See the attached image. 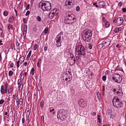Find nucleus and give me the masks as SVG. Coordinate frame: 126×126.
<instances>
[{
    "label": "nucleus",
    "mask_w": 126,
    "mask_h": 126,
    "mask_svg": "<svg viewBox=\"0 0 126 126\" xmlns=\"http://www.w3.org/2000/svg\"><path fill=\"white\" fill-rule=\"evenodd\" d=\"M40 8L42 9L43 11H50L51 9V5L49 2L47 1H43L40 2L39 4Z\"/></svg>",
    "instance_id": "nucleus-1"
},
{
    "label": "nucleus",
    "mask_w": 126,
    "mask_h": 126,
    "mask_svg": "<svg viewBox=\"0 0 126 126\" xmlns=\"http://www.w3.org/2000/svg\"><path fill=\"white\" fill-rule=\"evenodd\" d=\"M92 31L86 29L83 31L82 33L83 39L86 42L90 41L92 39Z\"/></svg>",
    "instance_id": "nucleus-2"
},
{
    "label": "nucleus",
    "mask_w": 126,
    "mask_h": 126,
    "mask_svg": "<svg viewBox=\"0 0 126 126\" xmlns=\"http://www.w3.org/2000/svg\"><path fill=\"white\" fill-rule=\"evenodd\" d=\"M75 51V53L78 55L85 56L86 54L85 49L82 46L80 45L77 46Z\"/></svg>",
    "instance_id": "nucleus-3"
},
{
    "label": "nucleus",
    "mask_w": 126,
    "mask_h": 126,
    "mask_svg": "<svg viewBox=\"0 0 126 126\" xmlns=\"http://www.w3.org/2000/svg\"><path fill=\"white\" fill-rule=\"evenodd\" d=\"M113 106L117 108H121L123 106L122 101L117 96H115L112 100Z\"/></svg>",
    "instance_id": "nucleus-4"
},
{
    "label": "nucleus",
    "mask_w": 126,
    "mask_h": 126,
    "mask_svg": "<svg viewBox=\"0 0 126 126\" xmlns=\"http://www.w3.org/2000/svg\"><path fill=\"white\" fill-rule=\"evenodd\" d=\"M74 15L71 14V15H69L67 16L65 18V19L64 22L65 23L69 24H71L75 22L76 19L74 17Z\"/></svg>",
    "instance_id": "nucleus-5"
},
{
    "label": "nucleus",
    "mask_w": 126,
    "mask_h": 126,
    "mask_svg": "<svg viewBox=\"0 0 126 126\" xmlns=\"http://www.w3.org/2000/svg\"><path fill=\"white\" fill-rule=\"evenodd\" d=\"M64 40L63 32H61L57 35L56 39L57 46L58 47L61 46V43Z\"/></svg>",
    "instance_id": "nucleus-6"
},
{
    "label": "nucleus",
    "mask_w": 126,
    "mask_h": 126,
    "mask_svg": "<svg viewBox=\"0 0 126 126\" xmlns=\"http://www.w3.org/2000/svg\"><path fill=\"white\" fill-rule=\"evenodd\" d=\"M112 78L114 81L118 83H120L122 80V77L117 73H116L113 75Z\"/></svg>",
    "instance_id": "nucleus-7"
},
{
    "label": "nucleus",
    "mask_w": 126,
    "mask_h": 126,
    "mask_svg": "<svg viewBox=\"0 0 126 126\" xmlns=\"http://www.w3.org/2000/svg\"><path fill=\"white\" fill-rule=\"evenodd\" d=\"M65 115L64 113V110L63 109L59 110L58 112L57 118L58 119L59 118L62 121L64 120V117Z\"/></svg>",
    "instance_id": "nucleus-8"
},
{
    "label": "nucleus",
    "mask_w": 126,
    "mask_h": 126,
    "mask_svg": "<svg viewBox=\"0 0 126 126\" xmlns=\"http://www.w3.org/2000/svg\"><path fill=\"white\" fill-rule=\"evenodd\" d=\"M78 104L81 107L85 108L87 106V103L85 102V100L83 99H81L79 101Z\"/></svg>",
    "instance_id": "nucleus-9"
},
{
    "label": "nucleus",
    "mask_w": 126,
    "mask_h": 126,
    "mask_svg": "<svg viewBox=\"0 0 126 126\" xmlns=\"http://www.w3.org/2000/svg\"><path fill=\"white\" fill-rule=\"evenodd\" d=\"M110 39H106L104 41V45L105 47H107L109 46L110 44Z\"/></svg>",
    "instance_id": "nucleus-10"
},
{
    "label": "nucleus",
    "mask_w": 126,
    "mask_h": 126,
    "mask_svg": "<svg viewBox=\"0 0 126 126\" xmlns=\"http://www.w3.org/2000/svg\"><path fill=\"white\" fill-rule=\"evenodd\" d=\"M69 64L70 66L73 65L76 63V60L75 58H72L69 59Z\"/></svg>",
    "instance_id": "nucleus-11"
},
{
    "label": "nucleus",
    "mask_w": 126,
    "mask_h": 126,
    "mask_svg": "<svg viewBox=\"0 0 126 126\" xmlns=\"http://www.w3.org/2000/svg\"><path fill=\"white\" fill-rule=\"evenodd\" d=\"M29 109L28 108H27L25 110L26 117L27 118H28L30 115V112L29 110Z\"/></svg>",
    "instance_id": "nucleus-12"
},
{
    "label": "nucleus",
    "mask_w": 126,
    "mask_h": 126,
    "mask_svg": "<svg viewBox=\"0 0 126 126\" xmlns=\"http://www.w3.org/2000/svg\"><path fill=\"white\" fill-rule=\"evenodd\" d=\"M81 55H78L77 54V53H75V57L76 61L78 62H80L81 59L80 58L81 57L80 56Z\"/></svg>",
    "instance_id": "nucleus-13"
},
{
    "label": "nucleus",
    "mask_w": 126,
    "mask_h": 126,
    "mask_svg": "<svg viewBox=\"0 0 126 126\" xmlns=\"http://www.w3.org/2000/svg\"><path fill=\"white\" fill-rule=\"evenodd\" d=\"M0 92L1 94H6V93H5V90L4 89V86L2 85L1 86Z\"/></svg>",
    "instance_id": "nucleus-14"
},
{
    "label": "nucleus",
    "mask_w": 126,
    "mask_h": 126,
    "mask_svg": "<svg viewBox=\"0 0 126 126\" xmlns=\"http://www.w3.org/2000/svg\"><path fill=\"white\" fill-rule=\"evenodd\" d=\"M52 11L49 13V18L52 19L54 16L55 14L54 12L51 13Z\"/></svg>",
    "instance_id": "nucleus-15"
},
{
    "label": "nucleus",
    "mask_w": 126,
    "mask_h": 126,
    "mask_svg": "<svg viewBox=\"0 0 126 126\" xmlns=\"http://www.w3.org/2000/svg\"><path fill=\"white\" fill-rule=\"evenodd\" d=\"M23 99L22 97L20 98L19 100H18V104H17V105H21L23 103Z\"/></svg>",
    "instance_id": "nucleus-16"
},
{
    "label": "nucleus",
    "mask_w": 126,
    "mask_h": 126,
    "mask_svg": "<svg viewBox=\"0 0 126 126\" xmlns=\"http://www.w3.org/2000/svg\"><path fill=\"white\" fill-rule=\"evenodd\" d=\"M13 26L10 24H9L8 26V30L9 31H11L13 30Z\"/></svg>",
    "instance_id": "nucleus-17"
},
{
    "label": "nucleus",
    "mask_w": 126,
    "mask_h": 126,
    "mask_svg": "<svg viewBox=\"0 0 126 126\" xmlns=\"http://www.w3.org/2000/svg\"><path fill=\"white\" fill-rule=\"evenodd\" d=\"M68 73H67L66 75V78H68V79L69 78H72V77L71 76V73L70 72H68Z\"/></svg>",
    "instance_id": "nucleus-18"
},
{
    "label": "nucleus",
    "mask_w": 126,
    "mask_h": 126,
    "mask_svg": "<svg viewBox=\"0 0 126 126\" xmlns=\"http://www.w3.org/2000/svg\"><path fill=\"white\" fill-rule=\"evenodd\" d=\"M99 6L102 8L105 5L104 2L103 1H101L99 2Z\"/></svg>",
    "instance_id": "nucleus-19"
},
{
    "label": "nucleus",
    "mask_w": 126,
    "mask_h": 126,
    "mask_svg": "<svg viewBox=\"0 0 126 126\" xmlns=\"http://www.w3.org/2000/svg\"><path fill=\"white\" fill-rule=\"evenodd\" d=\"M68 55L70 57V59H72V58H75V57L74 55H73V54H72V53H69L68 54Z\"/></svg>",
    "instance_id": "nucleus-20"
},
{
    "label": "nucleus",
    "mask_w": 126,
    "mask_h": 126,
    "mask_svg": "<svg viewBox=\"0 0 126 126\" xmlns=\"http://www.w3.org/2000/svg\"><path fill=\"white\" fill-rule=\"evenodd\" d=\"M119 19V20L120 21V23H119V25H121L122 23L123 22V19L121 17H119L117 18V19Z\"/></svg>",
    "instance_id": "nucleus-21"
},
{
    "label": "nucleus",
    "mask_w": 126,
    "mask_h": 126,
    "mask_svg": "<svg viewBox=\"0 0 126 126\" xmlns=\"http://www.w3.org/2000/svg\"><path fill=\"white\" fill-rule=\"evenodd\" d=\"M14 17L12 16V17H10L9 19V20H8V22L11 23L12 22H13V20H14Z\"/></svg>",
    "instance_id": "nucleus-22"
},
{
    "label": "nucleus",
    "mask_w": 126,
    "mask_h": 126,
    "mask_svg": "<svg viewBox=\"0 0 126 126\" xmlns=\"http://www.w3.org/2000/svg\"><path fill=\"white\" fill-rule=\"evenodd\" d=\"M13 90V88L12 87H10L8 89V92L9 93H11Z\"/></svg>",
    "instance_id": "nucleus-23"
},
{
    "label": "nucleus",
    "mask_w": 126,
    "mask_h": 126,
    "mask_svg": "<svg viewBox=\"0 0 126 126\" xmlns=\"http://www.w3.org/2000/svg\"><path fill=\"white\" fill-rule=\"evenodd\" d=\"M4 86H5L4 90H5V93H7V83H5L4 84Z\"/></svg>",
    "instance_id": "nucleus-24"
},
{
    "label": "nucleus",
    "mask_w": 126,
    "mask_h": 126,
    "mask_svg": "<svg viewBox=\"0 0 126 126\" xmlns=\"http://www.w3.org/2000/svg\"><path fill=\"white\" fill-rule=\"evenodd\" d=\"M24 26H25L26 27V28L25 29V27H24V32H25L26 33L25 34L24 33V32L23 34V36H24V37H25L26 36V33L27 32V25L25 24Z\"/></svg>",
    "instance_id": "nucleus-25"
},
{
    "label": "nucleus",
    "mask_w": 126,
    "mask_h": 126,
    "mask_svg": "<svg viewBox=\"0 0 126 126\" xmlns=\"http://www.w3.org/2000/svg\"><path fill=\"white\" fill-rule=\"evenodd\" d=\"M105 27L107 28H108L109 27L110 25V23L108 21L106 22H105Z\"/></svg>",
    "instance_id": "nucleus-26"
},
{
    "label": "nucleus",
    "mask_w": 126,
    "mask_h": 126,
    "mask_svg": "<svg viewBox=\"0 0 126 126\" xmlns=\"http://www.w3.org/2000/svg\"><path fill=\"white\" fill-rule=\"evenodd\" d=\"M121 29V28H116L115 29V30H114L115 32V33H117V32H118L119 31H120L119 29Z\"/></svg>",
    "instance_id": "nucleus-27"
},
{
    "label": "nucleus",
    "mask_w": 126,
    "mask_h": 126,
    "mask_svg": "<svg viewBox=\"0 0 126 126\" xmlns=\"http://www.w3.org/2000/svg\"><path fill=\"white\" fill-rule=\"evenodd\" d=\"M3 33V31L0 28V35L2 37H3L4 36Z\"/></svg>",
    "instance_id": "nucleus-28"
},
{
    "label": "nucleus",
    "mask_w": 126,
    "mask_h": 126,
    "mask_svg": "<svg viewBox=\"0 0 126 126\" xmlns=\"http://www.w3.org/2000/svg\"><path fill=\"white\" fill-rule=\"evenodd\" d=\"M31 53H32L31 51L30 50L29 51V53L27 56V58H26L27 59H28L30 57L31 55Z\"/></svg>",
    "instance_id": "nucleus-29"
},
{
    "label": "nucleus",
    "mask_w": 126,
    "mask_h": 126,
    "mask_svg": "<svg viewBox=\"0 0 126 126\" xmlns=\"http://www.w3.org/2000/svg\"><path fill=\"white\" fill-rule=\"evenodd\" d=\"M97 119L98 120L99 123H100L101 122V116L100 115H99L98 116Z\"/></svg>",
    "instance_id": "nucleus-30"
},
{
    "label": "nucleus",
    "mask_w": 126,
    "mask_h": 126,
    "mask_svg": "<svg viewBox=\"0 0 126 126\" xmlns=\"http://www.w3.org/2000/svg\"><path fill=\"white\" fill-rule=\"evenodd\" d=\"M13 72L12 71L10 70L9 72V75L10 76H11L13 75Z\"/></svg>",
    "instance_id": "nucleus-31"
},
{
    "label": "nucleus",
    "mask_w": 126,
    "mask_h": 126,
    "mask_svg": "<svg viewBox=\"0 0 126 126\" xmlns=\"http://www.w3.org/2000/svg\"><path fill=\"white\" fill-rule=\"evenodd\" d=\"M103 47V45L102 44H100L99 45L98 48L99 49H101Z\"/></svg>",
    "instance_id": "nucleus-32"
},
{
    "label": "nucleus",
    "mask_w": 126,
    "mask_h": 126,
    "mask_svg": "<svg viewBox=\"0 0 126 126\" xmlns=\"http://www.w3.org/2000/svg\"><path fill=\"white\" fill-rule=\"evenodd\" d=\"M9 49V48L8 47H7L6 48L5 50V52L6 54H7L8 53Z\"/></svg>",
    "instance_id": "nucleus-33"
},
{
    "label": "nucleus",
    "mask_w": 126,
    "mask_h": 126,
    "mask_svg": "<svg viewBox=\"0 0 126 126\" xmlns=\"http://www.w3.org/2000/svg\"><path fill=\"white\" fill-rule=\"evenodd\" d=\"M8 14V12L6 11H5L3 13V15L5 16H6Z\"/></svg>",
    "instance_id": "nucleus-34"
},
{
    "label": "nucleus",
    "mask_w": 126,
    "mask_h": 126,
    "mask_svg": "<svg viewBox=\"0 0 126 126\" xmlns=\"http://www.w3.org/2000/svg\"><path fill=\"white\" fill-rule=\"evenodd\" d=\"M44 102L43 101H42L40 103V106L41 108H43L44 106Z\"/></svg>",
    "instance_id": "nucleus-35"
},
{
    "label": "nucleus",
    "mask_w": 126,
    "mask_h": 126,
    "mask_svg": "<svg viewBox=\"0 0 126 126\" xmlns=\"http://www.w3.org/2000/svg\"><path fill=\"white\" fill-rule=\"evenodd\" d=\"M24 57L23 56H21L20 58V59H23V61H22V60H20V61H22V62L20 63V64H21V63H22L24 61Z\"/></svg>",
    "instance_id": "nucleus-36"
},
{
    "label": "nucleus",
    "mask_w": 126,
    "mask_h": 126,
    "mask_svg": "<svg viewBox=\"0 0 126 126\" xmlns=\"http://www.w3.org/2000/svg\"><path fill=\"white\" fill-rule=\"evenodd\" d=\"M37 20L39 22H40L42 20L41 17L39 16H38L37 17Z\"/></svg>",
    "instance_id": "nucleus-37"
},
{
    "label": "nucleus",
    "mask_w": 126,
    "mask_h": 126,
    "mask_svg": "<svg viewBox=\"0 0 126 126\" xmlns=\"http://www.w3.org/2000/svg\"><path fill=\"white\" fill-rule=\"evenodd\" d=\"M111 111L110 110H108L107 111V112L106 113V114L107 115H110V113H111Z\"/></svg>",
    "instance_id": "nucleus-38"
},
{
    "label": "nucleus",
    "mask_w": 126,
    "mask_h": 126,
    "mask_svg": "<svg viewBox=\"0 0 126 126\" xmlns=\"http://www.w3.org/2000/svg\"><path fill=\"white\" fill-rule=\"evenodd\" d=\"M19 61H17L16 63L17 64V67L18 68L19 66Z\"/></svg>",
    "instance_id": "nucleus-39"
},
{
    "label": "nucleus",
    "mask_w": 126,
    "mask_h": 126,
    "mask_svg": "<svg viewBox=\"0 0 126 126\" xmlns=\"http://www.w3.org/2000/svg\"><path fill=\"white\" fill-rule=\"evenodd\" d=\"M93 5L94 6H95L97 8L98 7V5H97V3L96 2H94L93 3Z\"/></svg>",
    "instance_id": "nucleus-40"
},
{
    "label": "nucleus",
    "mask_w": 126,
    "mask_h": 126,
    "mask_svg": "<svg viewBox=\"0 0 126 126\" xmlns=\"http://www.w3.org/2000/svg\"><path fill=\"white\" fill-rule=\"evenodd\" d=\"M4 100L3 99H1L0 100V105L2 104L4 102Z\"/></svg>",
    "instance_id": "nucleus-41"
},
{
    "label": "nucleus",
    "mask_w": 126,
    "mask_h": 126,
    "mask_svg": "<svg viewBox=\"0 0 126 126\" xmlns=\"http://www.w3.org/2000/svg\"><path fill=\"white\" fill-rule=\"evenodd\" d=\"M106 76H104L102 77V79L103 81H105L106 80Z\"/></svg>",
    "instance_id": "nucleus-42"
},
{
    "label": "nucleus",
    "mask_w": 126,
    "mask_h": 126,
    "mask_svg": "<svg viewBox=\"0 0 126 126\" xmlns=\"http://www.w3.org/2000/svg\"><path fill=\"white\" fill-rule=\"evenodd\" d=\"M93 46L91 44L88 45V47L89 49H91L92 48Z\"/></svg>",
    "instance_id": "nucleus-43"
},
{
    "label": "nucleus",
    "mask_w": 126,
    "mask_h": 126,
    "mask_svg": "<svg viewBox=\"0 0 126 126\" xmlns=\"http://www.w3.org/2000/svg\"><path fill=\"white\" fill-rule=\"evenodd\" d=\"M76 11L77 12H79L80 11V8L79 6H77L76 8Z\"/></svg>",
    "instance_id": "nucleus-44"
},
{
    "label": "nucleus",
    "mask_w": 126,
    "mask_h": 126,
    "mask_svg": "<svg viewBox=\"0 0 126 126\" xmlns=\"http://www.w3.org/2000/svg\"><path fill=\"white\" fill-rule=\"evenodd\" d=\"M37 47V45L36 44H35L34 46V50H36Z\"/></svg>",
    "instance_id": "nucleus-45"
},
{
    "label": "nucleus",
    "mask_w": 126,
    "mask_h": 126,
    "mask_svg": "<svg viewBox=\"0 0 126 126\" xmlns=\"http://www.w3.org/2000/svg\"><path fill=\"white\" fill-rule=\"evenodd\" d=\"M123 4V3H122L121 2H119L118 4V5L120 7L122 6Z\"/></svg>",
    "instance_id": "nucleus-46"
},
{
    "label": "nucleus",
    "mask_w": 126,
    "mask_h": 126,
    "mask_svg": "<svg viewBox=\"0 0 126 126\" xmlns=\"http://www.w3.org/2000/svg\"><path fill=\"white\" fill-rule=\"evenodd\" d=\"M116 17H114V19H113V22L114 23H116L117 22V21H116Z\"/></svg>",
    "instance_id": "nucleus-47"
},
{
    "label": "nucleus",
    "mask_w": 126,
    "mask_h": 126,
    "mask_svg": "<svg viewBox=\"0 0 126 126\" xmlns=\"http://www.w3.org/2000/svg\"><path fill=\"white\" fill-rule=\"evenodd\" d=\"M30 12L29 11H28L25 14V16H27L29 15Z\"/></svg>",
    "instance_id": "nucleus-48"
},
{
    "label": "nucleus",
    "mask_w": 126,
    "mask_h": 126,
    "mask_svg": "<svg viewBox=\"0 0 126 126\" xmlns=\"http://www.w3.org/2000/svg\"><path fill=\"white\" fill-rule=\"evenodd\" d=\"M48 30V28H46L44 30V32L45 33H47Z\"/></svg>",
    "instance_id": "nucleus-49"
},
{
    "label": "nucleus",
    "mask_w": 126,
    "mask_h": 126,
    "mask_svg": "<svg viewBox=\"0 0 126 126\" xmlns=\"http://www.w3.org/2000/svg\"><path fill=\"white\" fill-rule=\"evenodd\" d=\"M122 12H126V9L125 8H123L122 9Z\"/></svg>",
    "instance_id": "nucleus-50"
},
{
    "label": "nucleus",
    "mask_w": 126,
    "mask_h": 126,
    "mask_svg": "<svg viewBox=\"0 0 126 126\" xmlns=\"http://www.w3.org/2000/svg\"><path fill=\"white\" fill-rule=\"evenodd\" d=\"M23 117H24L23 118H22V122L23 124L24 123H25V119L24 118V116H23Z\"/></svg>",
    "instance_id": "nucleus-51"
},
{
    "label": "nucleus",
    "mask_w": 126,
    "mask_h": 126,
    "mask_svg": "<svg viewBox=\"0 0 126 126\" xmlns=\"http://www.w3.org/2000/svg\"><path fill=\"white\" fill-rule=\"evenodd\" d=\"M30 6V5L29 4H28L27 5V6L26 8V10H28Z\"/></svg>",
    "instance_id": "nucleus-52"
},
{
    "label": "nucleus",
    "mask_w": 126,
    "mask_h": 126,
    "mask_svg": "<svg viewBox=\"0 0 126 126\" xmlns=\"http://www.w3.org/2000/svg\"><path fill=\"white\" fill-rule=\"evenodd\" d=\"M102 20H103V21L105 23L106 22H107V21L105 19V18L104 17H103V18H102Z\"/></svg>",
    "instance_id": "nucleus-53"
},
{
    "label": "nucleus",
    "mask_w": 126,
    "mask_h": 126,
    "mask_svg": "<svg viewBox=\"0 0 126 126\" xmlns=\"http://www.w3.org/2000/svg\"><path fill=\"white\" fill-rule=\"evenodd\" d=\"M47 46H45L44 47V50L45 51H46L47 50Z\"/></svg>",
    "instance_id": "nucleus-54"
},
{
    "label": "nucleus",
    "mask_w": 126,
    "mask_h": 126,
    "mask_svg": "<svg viewBox=\"0 0 126 126\" xmlns=\"http://www.w3.org/2000/svg\"><path fill=\"white\" fill-rule=\"evenodd\" d=\"M23 21L24 23H26V19L25 18H24L23 19Z\"/></svg>",
    "instance_id": "nucleus-55"
},
{
    "label": "nucleus",
    "mask_w": 126,
    "mask_h": 126,
    "mask_svg": "<svg viewBox=\"0 0 126 126\" xmlns=\"http://www.w3.org/2000/svg\"><path fill=\"white\" fill-rule=\"evenodd\" d=\"M14 63H12L10 64V67L12 68L14 66Z\"/></svg>",
    "instance_id": "nucleus-56"
},
{
    "label": "nucleus",
    "mask_w": 126,
    "mask_h": 126,
    "mask_svg": "<svg viewBox=\"0 0 126 126\" xmlns=\"http://www.w3.org/2000/svg\"><path fill=\"white\" fill-rule=\"evenodd\" d=\"M96 94L98 98V97H99V96H100V94L98 92H97L96 93Z\"/></svg>",
    "instance_id": "nucleus-57"
},
{
    "label": "nucleus",
    "mask_w": 126,
    "mask_h": 126,
    "mask_svg": "<svg viewBox=\"0 0 126 126\" xmlns=\"http://www.w3.org/2000/svg\"><path fill=\"white\" fill-rule=\"evenodd\" d=\"M68 81H67V82H70L71 79H72V78H69L68 79Z\"/></svg>",
    "instance_id": "nucleus-58"
},
{
    "label": "nucleus",
    "mask_w": 126,
    "mask_h": 126,
    "mask_svg": "<svg viewBox=\"0 0 126 126\" xmlns=\"http://www.w3.org/2000/svg\"><path fill=\"white\" fill-rule=\"evenodd\" d=\"M37 65L38 67H40V66L39 65V62H38H38L37 63Z\"/></svg>",
    "instance_id": "nucleus-59"
},
{
    "label": "nucleus",
    "mask_w": 126,
    "mask_h": 126,
    "mask_svg": "<svg viewBox=\"0 0 126 126\" xmlns=\"http://www.w3.org/2000/svg\"><path fill=\"white\" fill-rule=\"evenodd\" d=\"M29 119L28 118L26 120V122H27L28 124L29 123Z\"/></svg>",
    "instance_id": "nucleus-60"
},
{
    "label": "nucleus",
    "mask_w": 126,
    "mask_h": 126,
    "mask_svg": "<svg viewBox=\"0 0 126 126\" xmlns=\"http://www.w3.org/2000/svg\"><path fill=\"white\" fill-rule=\"evenodd\" d=\"M22 79H24V75H21V79H22Z\"/></svg>",
    "instance_id": "nucleus-61"
},
{
    "label": "nucleus",
    "mask_w": 126,
    "mask_h": 126,
    "mask_svg": "<svg viewBox=\"0 0 126 126\" xmlns=\"http://www.w3.org/2000/svg\"><path fill=\"white\" fill-rule=\"evenodd\" d=\"M16 97V95L14 94L13 95V97L14 99H15Z\"/></svg>",
    "instance_id": "nucleus-62"
},
{
    "label": "nucleus",
    "mask_w": 126,
    "mask_h": 126,
    "mask_svg": "<svg viewBox=\"0 0 126 126\" xmlns=\"http://www.w3.org/2000/svg\"><path fill=\"white\" fill-rule=\"evenodd\" d=\"M120 46L119 45V44H117L116 45V47H117L120 48Z\"/></svg>",
    "instance_id": "nucleus-63"
},
{
    "label": "nucleus",
    "mask_w": 126,
    "mask_h": 126,
    "mask_svg": "<svg viewBox=\"0 0 126 126\" xmlns=\"http://www.w3.org/2000/svg\"><path fill=\"white\" fill-rule=\"evenodd\" d=\"M27 62H25L24 63V66H27Z\"/></svg>",
    "instance_id": "nucleus-64"
}]
</instances>
